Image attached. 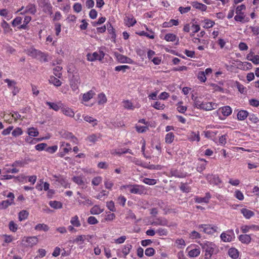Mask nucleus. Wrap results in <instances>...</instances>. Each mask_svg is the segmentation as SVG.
Instances as JSON below:
<instances>
[{"instance_id": "nucleus-57", "label": "nucleus", "mask_w": 259, "mask_h": 259, "mask_svg": "<svg viewBox=\"0 0 259 259\" xmlns=\"http://www.w3.org/2000/svg\"><path fill=\"white\" fill-rule=\"evenodd\" d=\"M62 67L60 66H56L53 69L54 74L58 78H60L62 75L61 70Z\"/></svg>"}, {"instance_id": "nucleus-17", "label": "nucleus", "mask_w": 259, "mask_h": 259, "mask_svg": "<svg viewBox=\"0 0 259 259\" xmlns=\"http://www.w3.org/2000/svg\"><path fill=\"white\" fill-rule=\"evenodd\" d=\"M79 77L77 76H73L70 80V86L72 91L78 92V87L80 84Z\"/></svg>"}, {"instance_id": "nucleus-42", "label": "nucleus", "mask_w": 259, "mask_h": 259, "mask_svg": "<svg viewBox=\"0 0 259 259\" xmlns=\"http://www.w3.org/2000/svg\"><path fill=\"white\" fill-rule=\"evenodd\" d=\"M229 255L234 259H236L239 256V251L235 248H231L228 250Z\"/></svg>"}, {"instance_id": "nucleus-35", "label": "nucleus", "mask_w": 259, "mask_h": 259, "mask_svg": "<svg viewBox=\"0 0 259 259\" xmlns=\"http://www.w3.org/2000/svg\"><path fill=\"white\" fill-rule=\"evenodd\" d=\"M204 136L206 138L215 140V136L218 134L217 131H204Z\"/></svg>"}, {"instance_id": "nucleus-50", "label": "nucleus", "mask_w": 259, "mask_h": 259, "mask_svg": "<svg viewBox=\"0 0 259 259\" xmlns=\"http://www.w3.org/2000/svg\"><path fill=\"white\" fill-rule=\"evenodd\" d=\"M234 197L240 201L244 199V196L243 193L239 190H236L234 193Z\"/></svg>"}, {"instance_id": "nucleus-20", "label": "nucleus", "mask_w": 259, "mask_h": 259, "mask_svg": "<svg viewBox=\"0 0 259 259\" xmlns=\"http://www.w3.org/2000/svg\"><path fill=\"white\" fill-rule=\"evenodd\" d=\"M61 112L64 115L69 117H73L75 115L74 110L64 104L62 107Z\"/></svg>"}, {"instance_id": "nucleus-48", "label": "nucleus", "mask_w": 259, "mask_h": 259, "mask_svg": "<svg viewBox=\"0 0 259 259\" xmlns=\"http://www.w3.org/2000/svg\"><path fill=\"white\" fill-rule=\"evenodd\" d=\"M83 119L88 122L92 123L93 126L97 125L98 123V121L96 119L89 115L84 116Z\"/></svg>"}, {"instance_id": "nucleus-16", "label": "nucleus", "mask_w": 259, "mask_h": 259, "mask_svg": "<svg viewBox=\"0 0 259 259\" xmlns=\"http://www.w3.org/2000/svg\"><path fill=\"white\" fill-rule=\"evenodd\" d=\"M71 150V147L70 144L65 142H61L60 146V153L59 155L60 157H64L66 154L68 153Z\"/></svg>"}, {"instance_id": "nucleus-24", "label": "nucleus", "mask_w": 259, "mask_h": 259, "mask_svg": "<svg viewBox=\"0 0 259 259\" xmlns=\"http://www.w3.org/2000/svg\"><path fill=\"white\" fill-rule=\"evenodd\" d=\"M237 65L239 69L243 70L250 69L252 67L251 63L247 62H242L241 61H237Z\"/></svg>"}, {"instance_id": "nucleus-2", "label": "nucleus", "mask_w": 259, "mask_h": 259, "mask_svg": "<svg viewBox=\"0 0 259 259\" xmlns=\"http://www.w3.org/2000/svg\"><path fill=\"white\" fill-rule=\"evenodd\" d=\"M246 9V6L244 4L238 6L235 9L236 15L234 17V20L237 22L245 23L248 22L249 20L245 19V15L243 11Z\"/></svg>"}, {"instance_id": "nucleus-43", "label": "nucleus", "mask_w": 259, "mask_h": 259, "mask_svg": "<svg viewBox=\"0 0 259 259\" xmlns=\"http://www.w3.org/2000/svg\"><path fill=\"white\" fill-rule=\"evenodd\" d=\"M206 164L207 161L203 159H201L200 162L198 163L197 170L199 172H201L205 169Z\"/></svg>"}, {"instance_id": "nucleus-58", "label": "nucleus", "mask_w": 259, "mask_h": 259, "mask_svg": "<svg viewBox=\"0 0 259 259\" xmlns=\"http://www.w3.org/2000/svg\"><path fill=\"white\" fill-rule=\"evenodd\" d=\"M28 211H20L19 213V220L20 221H22L26 219L28 216Z\"/></svg>"}, {"instance_id": "nucleus-1", "label": "nucleus", "mask_w": 259, "mask_h": 259, "mask_svg": "<svg viewBox=\"0 0 259 259\" xmlns=\"http://www.w3.org/2000/svg\"><path fill=\"white\" fill-rule=\"evenodd\" d=\"M200 245L205 252V258L210 259L216 249V245L212 242L205 241L200 244Z\"/></svg>"}, {"instance_id": "nucleus-15", "label": "nucleus", "mask_w": 259, "mask_h": 259, "mask_svg": "<svg viewBox=\"0 0 259 259\" xmlns=\"http://www.w3.org/2000/svg\"><path fill=\"white\" fill-rule=\"evenodd\" d=\"M20 12L21 15H24L26 13L34 15L36 12V9L35 5L29 4L26 7H22L17 12Z\"/></svg>"}, {"instance_id": "nucleus-13", "label": "nucleus", "mask_w": 259, "mask_h": 259, "mask_svg": "<svg viewBox=\"0 0 259 259\" xmlns=\"http://www.w3.org/2000/svg\"><path fill=\"white\" fill-rule=\"evenodd\" d=\"M131 187L130 193L134 194L143 195L146 194L147 190L145 186L140 185H133Z\"/></svg>"}, {"instance_id": "nucleus-9", "label": "nucleus", "mask_w": 259, "mask_h": 259, "mask_svg": "<svg viewBox=\"0 0 259 259\" xmlns=\"http://www.w3.org/2000/svg\"><path fill=\"white\" fill-rule=\"evenodd\" d=\"M206 179L211 185H215L219 188L223 187L222 181L217 175H207L206 176Z\"/></svg>"}, {"instance_id": "nucleus-47", "label": "nucleus", "mask_w": 259, "mask_h": 259, "mask_svg": "<svg viewBox=\"0 0 259 259\" xmlns=\"http://www.w3.org/2000/svg\"><path fill=\"white\" fill-rule=\"evenodd\" d=\"M214 25V22L208 19H205L204 20V25L203 27L205 29H208L213 26Z\"/></svg>"}, {"instance_id": "nucleus-12", "label": "nucleus", "mask_w": 259, "mask_h": 259, "mask_svg": "<svg viewBox=\"0 0 259 259\" xmlns=\"http://www.w3.org/2000/svg\"><path fill=\"white\" fill-rule=\"evenodd\" d=\"M220 237L223 242H230L234 240L235 236L232 230H229L223 232L221 234Z\"/></svg>"}, {"instance_id": "nucleus-22", "label": "nucleus", "mask_w": 259, "mask_h": 259, "mask_svg": "<svg viewBox=\"0 0 259 259\" xmlns=\"http://www.w3.org/2000/svg\"><path fill=\"white\" fill-rule=\"evenodd\" d=\"M218 104L213 102H205L201 110L205 111H211L218 107Z\"/></svg>"}, {"instance_id": "nucleus-8", "label": "nucleus", "mask_w": 259, "mask_h": 259, "mask_svg": "<svg viewBox=\"0 0 259 259\" xmlns=\"http://www.w3.org/2000/svg\"><path fill=\"white\" fill-rule=\"evenodd\" d=\"M92 236L90 235H78L73 240V243L77 244L78 245V247L80 249H82L84 247V243L85 240H87L88 242L92 239Z\"/></svg>"}, {"instance_id": "nucleus-25", "label": "nucleus", "mask_w": 259, "mask_h": 259, "mask_svg": "<svg viewBox=\"0 0 259 259\" xmlns=\"http://www.w3.org/2000/svg\"><path fill=\"white\" fill-rule=\"evenodd\" d=\"M188 139L190 142H199L200 140V137L199 132H190L188 134Z\"/></svg>"}, {"instance_id": "nucleus-46", "label": "nucleus", "mask_w": 259, "mask_h": 259, "mask_svg": "<svg viewBox=\"0 0 259 259\" xmlns=\"http://www.w3.org/2000/svg\"><path fill=\"white\" fill-rule=\"evenodd\" d=\"M129 153L130 154H133L132 151L130 149H117L113 150L112 152V154L113 155H121L124 153Z\"/></svg>"}, {"instance_id": "nucleus-63", "label": "nucleus", "mask_w": 259, "mask_h": 259, "mask_svg": "<svg viewBox=\"0 0 259 259\" xmlns=\"http://www.w3.org/2000/svg\"><path fill=\"white\" fill-rule=\"evenodd\" d=\"M126 239V237L125 236H122L117 239H115L114 242L117 244H120L123 243Z\"/></svg>"}, {"instance_id": "nucleus-54", "label": "nucleus", "mask_w": 259, "mask_h": 259, "mask_svg": "<svg viewBox=\"0 0 259 259\" xmlns=\"http://www.w3.org/2000/svg\"><path fill=\"white\" fill-rule=\"evenodd\" d=\"M49 204L54 209H60L62 207V203L59 201H51Z\"/></svg>"}, {"instance_id": "nucleus-37", "label": "nucleus", "mask_w": 259, "mask_h": 259, "mask_svg": "<svg viewBox=\"0 0 259 259\" xmlns=\"http://www.w3.org/2000/svg\"><path fill=\"white\" fill-rule=\"evenodd\" d=\"M0 15L6 18L7 20H10L13 17L12 13L6 9L0 10Z\"/></svg>"}, {"instance_id": "nucleus-27", "label": "nucleus", "mask_w": 259, "mask_h": 259, "mask_svg": "<svg viewBox=\"0 0 259 259\" xmlns=\"http://www.w3.org/2000/svg\"><path fill=\"white\" fill-rule=\"evenodd\" d=\"M192 100L194 102V107L198 109L201 110L204 103V102L202 101V98L200 97H196L192 98Z\"/></svg>"}, {"instance_id": "nucleus-59", "label": "nucleus", "mask_w": 259, "mask_h": 259, "mask_svg": "<svg viewBox=\"0 0 259 259\" xmlns=\"http://www.w3.org/2000/svg\"><path fill=\"white\" fill-rule=\"evenodd\" d=\"M19 171L18 169L16 168H7L5 167L3 169V172L4 174L5 173H12V174H16Z\"/></svg>"}, {"instance_id": "nucleus-61", "label": "nucleus", "mask_w": 259, "mask_h": 259, "mask_svg": "<svg viewBox=\"0 0 259 259\" xmlns=\"http://www.w3.org/2000/svg\"><path fill=\"white\" fill-rule=\"evenodd\" d=\"M22 18L21 17H17L15 18L12 22V25L13 27H16L20 25L22 23Z\"/></svg>"}, {"instance_id": "nucleus-21", "label": "nucleus", "mask_w": 259, "mask_h": 259, "mask_svg": "<svg viewBox=\"0 0 259 259\" xmlns=\"http://www.w3.org/2000/svg\"><path fill=\"white\" fill-rule=\"evenodd\" d=\"M117 61L121 63L134 64V61L131 58L120 54H116Z\"/></svg>"}, {"instance_id": "nucleus-11", "label": "nucleus", "mask_w": 259, "mask_h": 259, "mask_svg": "<svg viewBox=\"0 0 259 259\" xmlns=\"http://www.w3.org/2000/svg\"><path fill=\"white\" fill-rule=\"evenodd\" d=\"M96 93L93 90H90L87 92L82 94V98L80 99L81 103L87 106H92L93 104L89 105L87 104V102L92 99L95 96Z\"/></svg>"}, {"instance_id": "nucleus-34", "label": "nucleus", "mask_w": 259, "mask_h": 259, "mask_svg": "<svg viewBox=\"0 0 259 259\" xmlns=\"http://www.w3.org/2000/svg\"><path fill=\"white\" fill-rule=\"evenodd\" d=\"M175 138V134L172 132H169L165 135V142L167 144H170L174 141Z\"/></svg>"}, {"instance_id": "nucleus-10", "label": "nucleus", "mask_w": 259, "mask_h": 259, "mask_svg": "<svg viewBox=\"0 0 259 259\" xmlns=\"http://www.w3.org/2000/svg\"><path fill=\"white\" fill-rule=\"evenodd\" d=\"M105 54L102 51L95 52L93 53H88L87 55V60L90 62L96 60L101 61L104 57Z\"/></svg>"}, {"instance_id": "nucleus-41", "label": "nucleus", "mask_w": 259, "mask_h": 259, "mask_svg": "<svg viewBox=\"0 0 259 259\" xmlns=\"http://www.w3.org/2000/svg\"><path fill=\"white\" fill-rule=\"evenodd\" d=\"M107 101V97L105 94L101 93L98 95V103L99 105L105 104Z\"/></svg>"}, {"instance_id": "nucleus-29", "label": "nucleus", "mask_w": 259, "mask_h": 259, "mask_svg": "<svg viewBox=\"0 0 259 259\" xmlns=\"http://www.w3.org/2000/svg\"><path fill=\"white\" fill-rule=\"evenodd\" d=\"M72 181L78 186H81L82 188L85 187L84 179L82 176L80 175L73 177L72 178Z\"/></svg>"}, {"instance_id": "nucleus-26", "label": "nucleus", "mask_w": 259, "mask_h": 259, "mask_svg": "<svg viewBox=\"0 0 259 259\" xmlns=\"http://www.w3.org/2000/svg\"><path fill=\"white\" fill-rule=\"evenodd\" d=\"M241 230L243 233H246L252 231H257L259 230V226L255 225H243L241 227Z\"/></svg>"}, {"instance_id": "nucleus-53", "label": "nucleus", "mask_w": 259, "mask_h": 259, "mask_svg": "<svg viewBox=\"0 0 259 259\" xmlns=\"http://www.w3.org/2000/svg\"><path fill=\"white\" fill-rule=\"evenodd\" d=\"M151 106L157 110H163L165 108L164 104L159 101L154 102Z\"/></svg>"}, {"instance_id": "nucleus-4", "label": "nucleus", "mask_w": 259, "mask_h": 259, "mask_svg": "<svg viewBox=\"0 0 259 259\" xmlns=\"http://www.w3.org/2000/svg\"><path fill=\"white\" fill-rule=\"evenodd\" d=\"M3 195L9 198L8 200H4L0 203V209H6L9 206L14 203V199L15 198L14 194L12 192L7 191H4Z\"/></svg>"}, {"instance_id": "nucleus-33", "label": "nucleus", "mask_w": 259, "mask_h": 259, "mask_svg": "<svg viewBox=\"0 0 259 259\" xmlns=\"http://www.w3.org/2000/svg\"><path fill=\"white\" fill-rule=\"evenodd\" d=\"M61 137L68 140H71L74 143H76L77 139L73 135L68 132H65L61 135Z\"/></svg>"}, {"instance_id": "nucleus-52", "label": "nucleus", "mask_w": 259, "mask_h": 259, "mask_svg": "<svg viewBox=\"0 0 259 259\" xmlns=\"http://www.w3.org/2000/svg\"><path fill=\"white\" fill-rule=\"evenodd\" d=\"M177 36L173 33H167L164 36V39L167 41H175L176 40Z\"/></svg>"}, {"instance_id": "nucleus-31", "label": "nucleus", "mask_w": 259, "mask_h": 259, "mask_svg": "<svg viewBox=\"0 0 259 259\" xmlns=\"http://www.w3.org/2000/svg\"><path fill=\"white\" fill-rule=\"evenodd\" d=\"M124 21L125 25L128 27L134 26L137 22L136 19L132 15L126 16Z\"/></svg>"}, {"instance_id": "nucleus-56", "label": "nucleus", "mask_w": 259, "mask_h": 259, "mask_svg": "<svg viewBox=\"0 0 259 259\" xmlns=\"http://www.w3.org/2000/svg\"><path fill=\"white\" fill-rule=\"evenodd\" d=\"M142 182L149 185H154L157 183L156 180L147 178H144Z\"/></svg>"}, {"instance_id": "nucleus-28", "label": "nucleus", "mask_w": 259, "mask_h": 259, "mask_svg": "<svg viewBox=\"0 0 259 259\" xmlns=\"http://www.w3.org/2000/svg\"><path fill=\"white\" fill-rule=\"evenodd\" d=\"M210 198L211 195L208 192L205 194V197H196L195 198V201L198 203H207L208 202Z\"/></svg>"}, {"instance_id": "nucleus-19", "label": "nucleus", "mask_w": 259, "mask_h": 259, "mask_svg": "<svg viewBox=\"0 0 259 259\" xmlns=\"http://www.w3.org/2000/svg\"><path fill=\"white\" fill-rule=\"evenodd\" d=\"M53 177L55 178L54 180L60 184L62 187H64L65 188L70 187V184L68 183L65 178L63 176L61 175H54L53 176Z\"/></svg>"}, {"instance_id": "nucleus-39", "label": "nucleus", "mask_w": 259, "mask_h": 259, "mask_svg": "<svg viewBox=\"0 0 259 259\" xmlns=\"http://www.w3.org/2000/svg\"><path fill=\"white\" fill-rule=\"evenodd\" d=\"M49 229V227L45 224H38L34 227V229L38 231L47 232Z\"/></svg>"}, {"instance_id": "nucleus-5", "label": "nucleus", "mask_w": 259, "mask_h": 259, "mask_svg": "<svg viewBox=\"0 0 259 259\" xmlns=\"http://www.w3.org/2000/svg\"><path fill=\"white\" fill-rule=\"evenodd\" d=\"M186 251L189 257L194 258L198 257L200 254L201 248L198 245L192 244L187 247Z\"/></svg>"}, {"instance_id": "nucleus-40", "label": "nucleus", "mask_w": 259, "mask_h": 259, "mask_svg": "<svg viewBox=\"0 0 259 259\" xmlns=\"http://www.w3.org/2000/svg\"><path fill=\"white\" fill-rule=\"evenodd\" d=\"M239 240L243 243L249 244L251 240L250 235H241L239 237Z\"/></svg>"}, {"instance_id": "nucleus-38", "label": "nucleus", "mask_w": 259, "mask_h": 259, "mask_svg": "<svg viewBox=\"0 0 259 259\" xmlns=\"http://www.w3.org/2000/svg\"><path fill=\"white\" fill-rule=\"evenodd\" d=\"M248 112L246 110H241L238 111L237 116L239 120H244L248 116Z\"/></svg>"}, {"instance_id": "nucleus-7", "label": "nucleus", "mask_w": 259, "mask_h": 259, "mask_svg": "<svg viewBox=\"0 0 259 259\" xmlns=\"http://www.w3.org/2000/svg\"><path fill=\"white\" fill-rule=\"evenodd\" d=\"M133 248V246L131 244H126L122 245L117 250V255L124 258L130 253Z\"/></svg>"}, {"instance_id": "nucleus-32", "label": "nucleus", "mask_w": 259, "mask_h": 259, "mask_svg": "<svg viewBox=\"0 0 259 259\" xmlns=\"http://www.w3.org/2000/svg\"><path fill=\"white\" fill-rule=\"evenodd\" d=\"M122 106L125 109L133 110L136 107L139 108L140 106H135L132 102L128 100H124L122 102Z\"/></svg>"}, {"instance_id": "nucleus-44", "label": "nucleus", "mask_w": 259, "mask_h": 259, "mask_svg": "<svg viewBox=\"0 0 259 259\" xmlns=\"http://www.w3.org/2000/svg\"><path fill=\"white\" fill-rule=\"evenodd\" d=\"M31 20V17L30 16H25L23 20V24L20 25L18 28L20 29H25L27 28V24L30 22Z\"/></svg>"}, {"instance_id": "nucleus-6", "label": "nucleus", "mask_w": 259, "mask_h": 259, "mask_svg": "<svg viewBox=\"0 0 259 259\" xmlns=\"http://www.w3.org/2000/svg\"><path fill=\"white\" fill-rule=\"evenodd\" d=\"M38 239L36 236H24L22 238L21 244L25 247H32L36 245Z\"/></svg>"}, {"instance_id": "nucleus-60", "label": "nucleus", "mask_w": 259, "mask_h": 259, "mask_svg": "<svg viewBox=\"0 0 259 259\" xmlns=\"http://www.w3.org/2000/svg\"><path fill=\"white\" fill-rule=\"evenodd\" d=\"M198 79L201 82H204L206 80V75L204 71H200L197 74Z\"/></svg>"}, {"instance_id": "nucleus-49", "label": "nucleus", "mask_w": 259, "mask_h": 259, "mask_svg": "<svg viewBox=\"0 0 259 259\" xmlns=\"http://www.w3.org/2000/svg\"><path fill=\"white\" fill-rule=\"evenodd\" d=\"M70 223L75 227H78L81 225L77 216L72 217L70 220Z\"/></svg>"}, {"instance_id": "nucleus-36", "label": "nucleus", "mask_w": 259, "mask_h": 259, "mask_svg": "<svg viewBox=\"0 0 259 259\" xmlns=\"http://www.w3.org/2000/svg\"><path fill=\"white\" fill-rule=\"evenodd\" d=\"M179 24L178 20L170 19L168 22H165L163 23L162 26L163 27H171L173 26H178Z\"/></svg>"}, {"instance_id": "nucleus-55", "label": "nucleus", "mask_w": 259, "mask_h": 259, "mask_svg": "<svg viewBox=\"0 0 259 259\" xmlns=\"http://www.w3.org/2000/svg\"><path fill=\"white\" fill-rule=\"evenodd\" d=\"M23 132L20 127H17L15 128L12 132V135L13 137H16L21 136L23 134Z\"/></svg>"}, {"instance_id": "nucleus-3", "label": "nucleus", "mask_w": 259, "mask_h": 259, "mask_svg": "<svg viewBox=\"0 0 259 259\" xmlns=\"http://www.w3.org/2000/svg\"><path fill=\"white\" fill-rule=\"evenodd\" d=\"M27 54L29 56H30L33 58H37L41 61H48L47 55L46 54L33 48H31L28 49L27 51Z\"/></svg>"}, {"instance_id": "nucleus-62", "label": "nucleus", "mask_w": 259, "mask_h": 259, "mask_svg": "<svg viewBox=\"0 0 259 259\" xmlns=\"http://www.w3.org/2000/svg\"><path fill=\"white\" fill-rule=\"evenodd\" d=\"M79 202L80 204H82L83 205L87 206L92 205L93 204L91 198L89 197L84 200L79 199Z\"/></svg>"}, {"instance_id": "nucleus-23", "label": "nucleus", "mask_w": 259, "mask_h": 259, "mask_svg": "<svg viewBox=\"0 0 259 259\" xmlns=\"http://www.w3.org/2000/svg\"><path fill=\"white\" fill-rule=\"evenodd\" d=\"M46 104L49 106L50 109H52L55 111H58L60 109L61 110L62 107L63 105V104L61 101H59L57 103L47 101Z\"/></svg>"}, {"instance_id": "nucleus-64", "label": "nucleus", "mask_w": 259, "mask_h": 259, "mask_svg": "<svg viewBox=\"0 0 259 259\" xmlns=\"http://www.w3.org/2000/svg\"><path fill=\"white\" fill-rule=\"evenodd\" d=\"M10 231L15 232L18 229V225L15 224L13 221H11L9 225Z\"/></svg>"}, {"instance_id": "nucleus-51", "label": "nucleus", "mask_w": 259, "mask_h": 259, "mask_svg": "<svg viewBox=\"0 0 259 259\" xmlns=\"http://www.w3.org/2000/svg\"><path fill=\"white\" fill-rule=\"evenodd\" d=\"M49 81L50 83L53 84L56 87H59L61 85V81L59 79L56 78L54 76H51L49 79Z\"/></svg>"}, {"instance_id": "nucleus-45", "label": "nucleus", "mask_w": 259, "mask_h": 259, "mask_svg": "<svg viewBox=\"0 0 259 259\" xmlns=\"http://www.w3.org/2000/svg\"><path fill=\"white\" fill-rule=\"evenodd\" d=\"M27 134L30 137H35L38 135L39 132L36 128L32 127L28 128Z\"/></svg>"}, {"instance_id": "nucleus-14", "label": "nucleus", "mask_w": 259, "mask_h": 259, "mask_svg": "<svg viewBox=\"0 0 259 259\" xmlns=\"http://www.w3.org/2000/svg\"><path fill=\"white\" fill-rule=\"evenodd\" d=\"M232 109L229 106H225L220 108L217 111V113L218 114H222L220 115V119H224L226 117L229 116L232 114Z\"/></svg>"}, {"instance_id": "nucleus-30", "label": "nucleus", "mask_w": 259, "mask_h": 259, "mask_svg": "<svg viewBox=\"0 0 259 259\" xmlns=\"http://www.w3.org/2000/svg\"><path fill=\"white\" fill-rule=\"evenodd\" d=\"M191 5L195 9L199 10L201 11H205L207 10V7L205 5L198 3L196 1L192 2L191 3Z\"/></svg>"}, {"instance_id": "nucleus-18", "label": "nucleus", "mask_w": 259, "mask_h": 259, "mask_svg": "<svg viewBox=\"0 0 259 259\" xmlns=\"http://www.w3.org/2000/svg\"><path fill=\"white\" fill-rule=\"evenodd\" d=\"M201 231L208 234H213L217 231V227L211 226L209 225H202L199 226Z\"/></svg>"}]
</instances>
